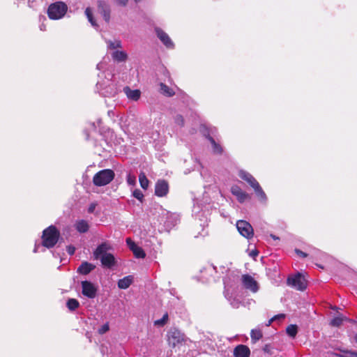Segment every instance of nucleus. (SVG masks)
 I'll return each mask as SVG.
<instances>
[{
  "mask_svg": "<svg viewBox=\"0 0 357 357\" xmlns=\"http://www.w3.org/2000/svg\"><path fill=\"white\" fill-rule=\"evenodd\" d=\"M60 234L54 226H50L43 231V245L50 248L57 243Z\"/></svg>",
  "mask_w": 357,
  "mask_h": 357,
  "instance_id": "1",
  "label": "nucleus"
},
{
  "mask_svg": "<svg viewBox=\"0 0 357 357\" xmlns=\"http://www.w3.org/2000/svg\"><path fill=\"white\" fill-rule=\"evenodd\" d=\"M68 10L67 5L61 1L51 3L47 9V15L51 20L61 19Z\"/></svg>",
  "mask_w": 357,
  "mask_h": 357,
  "instance_id": "2",
  "label": "nucleus"
},
{
  "mask_svg": "<svg viewBox=\"0 0 357 357\" xmlns=\"http://www.w3.org/2000/svg\"><path fill=\"white\" fill-rule=\"evenodd\" d=\"M115 174L109 169H102L96 173L93 178V184L96 186H104L109 184L114 178Z\"/></svg>",
  "mask_w": 357,
  "mask_h": 357,
  "instance_id": "3",
  "label": "nucleus"
},
{
  "mask_svg": "<svg viewBox=\"0 0 357 357\" xmlns=\"http://www.w3.org/2000/svg\"><path fill=\"white\" fill-rule=\"evenodd\" d=\"M287 284L298 291H304L307 288V282L301 273H297L287 278Z\"/></svg>",
  "mask_w": 357,
  "mask_h": 357,
  "instance_id": "4",
  "label": "nucleus"
},
{
  "mask_svg": "<svg viewBox=\"0 0 357 357\" xmlns=\"http://www.w3.org/2000/svg\"><path fill=\"white\" fill-rule=\"evenodd\" d=\"M241 282L243 287L252 293H256L259 289L258 282L252 276L248 274H244L241 276Z\"/></svg>",
  "mask_w": 357,
  "mask_h": 357,
  "instance_id": "5",
  "label": "nucleus"
},
{
  "mask_svg": "<svg viewBox=\"0 0 357 357\" xmlns=\"http://www.w3.org/2000/svg\"><path fill=\"white\" fill-rule=\"evenodd\" d=\"M236 228L239 233L244 237L250 239L253 236L254 232L252 225L245 220H238L236 222Z\"/></svg>",
  "mask_w": 357,
  "mask_h": 357,
  "instance_id": "6",
  "label": "nucleus"
},
{
  "mask_svg": "<svg viewBox=\"0 0 357 357\" xmlns=\"http://www.w3.org/2000/svg\"><path fill=\"white\" fill-rule=\"evenodd\" d=\"M82 294L89 298H94L96 296L98 289L91 282L85 280L82 283Z\"/></svg>",
  "mask_w": 357,
  "mask_h": 357,
  "instance_id": "7",
  "label": "nucleus"
},
{
  "mask_svg": "<svg viewBox=\"0 0 357 357\" xmlns=\"http://www.w3.org/2000/svg\"><path fill=\"white\" fill-rule=\"evenodd\" d=\"M184 340V335L178 329L174 328L168 333V341L172 347H176L178 344Z\"/></svg>",
  "mask_w": 357,
  "mask_h": 357,
  "instance_id": "8",
  "label": "nucleus"
},
{
  "mask_svg": "<svg viewBox=\"0 0 357 357\" xmlns=\"http://www.w3.org/2000/svg\"><path fill=\"white\" fill-rule=\"evenodd\" d=\"M169 192V184L163 179L158 180L155 186V195L158 197H165Z\"/></svg>",
  "mask_w": 357,
  "mask_h": 357,
  "instance_id": "9",
  "label": "nucleus"
},
{
  "mask_svg": "<svg viewBox=\"0 0 357 357\" xmlns=\"http://www.w3.org/2000/svg\"><path fill=\"white\" fill-rule=\"evenodd\" d=\"M98 12L102 15L105 21L108 23L110 20V7L104 1H99L98 2Z\"/></svg>",
  "mask_w": 357,
  "mask_h": 357,
  "instance_id": "10",
  "label": "nucleus"
},
{
  "mask_svg": "<svg viewBox=\"0 0 357 357\" xmlns=\"http://www.w3.org/2000/svg\"><path fill=\"white\" fill-rule=\"evenodd\" d=\"M155 32L158 38L162 41V43L167 47V48H173L174 43L172 41L171 38L169 36L163 31L162 29L159 28L155 29Z\"/></svg>",
  "mask_w": 357,
  "mask_h": 357,
  "instance_id": "11",
  "label": "nucleus"
},
{
  "mask_svg": "<svg viewBox=\"0 0 357 357\" xmlns=\"http://www.w3.org/2000/svg\"><path fill=\"white\" fill-rule=\"evenodd\" d=\"M231 192L233 195L236 197L237 199L239 202H244L248 196V194L241 190V188L237 185H234L231 188Z\"/></svg>",
  "mask_w": 357,
  "mask_h": 357,
  "instance_id": "12",
  "label": "nucleus"
},
{
  "mask_svg": "<svg viewBox=\"0 0 357 357\" xmlns=\"http://www.w3.org/2000/svg\"><path fill=\"white\" fill-rule=\"evenodd\" d=\"M250 354V349L244 344H239L234 349V357H249Z\"/></svg>",
  "mask_w": 357,
  "mask_h": 357,
  "instance_id": "13",
  "label": "nucleus"
},
{
  "mask_svg": "<svg viewBox=\"0 0 357 357\" xmlns=\"http://www.w3.org/2000/svg\"><path fill=\"white\" fill-rule=\"evenodd\" d=\"M110 249V245L106 243H102L99 245L93 252V257L96 259H99L105 254H108L107 252Z\"/></svg>",
  "mask_w": 357,
  "mask_h": 357,
  "instance_id": "14",
  "label": "nucleus"
},
{
  "mask_svg": "<svg viewBox=\"0 0 357 357\" xmlns=\"http://www.w3.org/2000/svg\"><path fill=\"white\" fill-rule=\"evenodd\" d=\"M239 176L244 181H247L252 188L259 184L257 181L250 173L245 171H241L239 172Z\"/></svg>",
  "mask_w": 357,
  "mask_h": 357,
  "instance_id": "15",
  "label": "nucleus"
},
{
  "mask_svg": "<svg viewBox=\"0 0 357 357\" xmlns=\"http://www.w3.org/2000/svg\"><path fill=\"white\" fill-rule=\"evenodd\" d=\"M100 259L102 266L107 268L112 267L116 263L114 255L110 253L104 255Z\"/></svg>",
  "mask_w": 357,
  "mask_h": 357,
  "instance_id": "16",
  "label": "nucleus"
},
{
  "mask_svg": "<svg viewBox=\"0 0 357 357\" xmlns=\"http://www.w3.org/2000/svg\"><path fill=\"white\" fill-rule=\"evenodd\" d=\"M124 92L126 93L127 97L132 100L137 101L139 99L141 96V92L138 89L132 90L129 87L124 88Z\"/></svg>",
  "mask_w": 357,
  "mask_h": 357,
  "instance_id": "17",
  "label": "nucleus"
},
{
  "mask_svg": "<svg viewBox=\"0 0 357 357\" xmlns=\"http://www.w3.org/2000/svg\"><path fill=\"white\" fill-rule=\"evenodd\" d=\"M95 268V266L89 262H83L78 267L77 272L82 275H87Z\"/></svg>",
  "mask_w": 357,
  "mask_h": 357,
  "instance_id": "18",
  "label": "nucleus"
},
{
  "mask_svg": "<svg viewBox=\"0 0 357 357\" xmlns=\"http://www.w3.org/2000/svg\"><path fill=\"white\" fill-rule=\"evenodd\" d=\"M75 227L79 233H86L89 229V225L86 220H80L75 222Z\"/></svg>",
  "mask_w": 357,
  "mask_h": 357,
  "instance_id": "19",
  "label": "nucleus"
},
{
  "mask_svg": "<svg viewBox=\"0 0 357 357\" xmlns=\"http://www.w3.org/2000/svg\"><path fill=\"white\" fill-rule=\"evenodd\" d=\"M133 282V277L128 275L118 281V287L121 289L128 288Z\"/></svg>",
  "mask_w": 357,
  "mask_h": 357,
  "instance_id": "20",
  "label": "nucleus"
},
{
  "mask_svg": "<svg viewBox=\"0 0 357 357\" xmlns=\"http://www.w3.org/2000/svg\"><path fill=\"white\" fill-rule=\"evenodd\" d=\"M112 57L118 62H122L127 60L128 55L126 52L117 50L112 52Z\"/></svg>",
  "mask_w": 357,
  "mask_h": 357,
  "instance_id": "21",
  "label": "nucleus"
},
{
  "mask_svg": "<svg viewBox=\"0 0 357 357\" xmlns=\"http://www.w3.org/2000/svg\"><path fill=\"white\" fill-rule=\"evenodd\" d=\"M160 91L162 94L167 97H172L175 94L172 89L163 83L160 84Z\"/></svg>",
  "mask_w": 357,
  "mask_h": 357,
  "instance_id": "22",
  "label": "nucleus"
},
{
  "mask_svg": "<svg viewBox=\"0 0 357 357\" xmlns=\"http://www.w3.org/2000/svg\"><path fill=\"white\" fill-rule=\"evenodd\" d=\"M263 336L262 331L259 328L252 329L250 332V337L252 342L255 343Z\"/></svg>",
  "mask_w": 357,
  "mask_h": 357,
  "instance_id": "23",
  "label": "nucleus"
},
{
  "mask_svg": "<svg viewBox=\"0 0 357 357\" xmlns=\"http://www.w3.org/2000/svg\"><path fill=\"white\" fill-rule=\"evenodd\" d=\"M253 189L255 190L257 196L261 202H266L267 200V197L259 184H258V185L255 187Z\"/></svg>",
  "mask_w": 357,
  "mask_h": 357,
  "instance_id": "24",
  "label": "nucleus"
},
{
  "mask_svg": "<svg viewBox=\"0 0 357 357\" xmlns=\"http://www.w3.org/2000/svg\"><path fill=\"white\" fill-rule=\"evenodd\" d=\"M225 298L229 301L231 305L234 308H238L241 304V302L238 299L236 298H233L229 294L227 291H225Z\"/></svg>",
  "mask_w": 357,
  "mask_h": 357,
  "instance_id": "25",
  "label": "nucleus"
},
{
  "mask_svg": "<svg viewBox=\"0 0 357 357\" xmlns=\"http://www.w3.org/2000/svg\"><path fill=\"white\" fill-rule=\"evenodd\" d=\"M208 139L212 144L213 152L216 154H222L223 152L222 146L217 144L213 137H208Z\"/></svg>",
  "mask_w": 357,
  "mask_h": 357,
  "instance_id": "26",
  "label": "nucleus"
},
{
  "mask_svg": "<svg viewBox=\"0 0 357 357\" xmlns=\"http://www.w3.org/2000/svg\"><path fill=\"white\" fill-rule=\"evenodd\" d=\"M139 183H140V185L141 187L144 189V190H146L149 187V181L148 180V178H146L145 174L144 172H141L139 175Z\"/></svg>",
  "mask_w": 357,
  "mask_h": 357,
  "instance_id": "27",
  "label": "nucleus"
},
{
  "mask_svg": "<svg viewBox=\"0 0 357 357\" xmlns=\"http://www.w3.org/2000/svg\"><path fill=\"white\" fill-rule=\"evenodd\" d=\"M66 305L70 310L73 311L79 307V303L75 298H70L68 300Z\"/></svg>",
  "mask_w": 357,
  "mask_h": 357,
  "instance_id": "28",
  "label": "nucleus"
},
{
  "mask_svg": "<svg viewBox=\"0 0 357 357\" xmlns=\"http://www.w3.org/2000/svg\"><path fill=\"white\" fill-rule=\"evenodd\" d=\"M286 332L289 336L294 338L298 333V327L296 325L291 324L287 327Z\"/></svg>",
  "mask_w": 357,
  "mask_h": 357,
  "instance_id": "29",
  "label": "nucleus"
},
{
  "mask_svg": "<svg viewBox=\"0 0 357 357\" xmlns=\"http://www.w3.org/2000/svg\"><path fill=\"white\" fill-rule=\"evenodd\" d=\"M335 357H357V351L351 350L342 351V354H335Z\"/></svg>",
  "mask_w": 357,
  "mask_h": 357,
  "instance_id": "30",
  "label": "nucleus"
},
{
  "mask_svg": "<svg viewBox=\"0 0 357 357\" xmlns=\"http://www.w3.org/2000/svg\"><path fill=\"white\" fill-rule=\"evenodd\" d=\"M85 14L89 20V21L90 22V23L91 24V25L95 27V28H98V25L96 24V21L94 20L93 19V13H92V11L91 10L90 8H86V10H85Z\"/></svg>",
  "mask_w": 357,
  "mask_h": 357,
  "instance_id": "31",
  "label": "nucleus"
},
{
  "mask_svg": "<svg viewBox=\"0 0 357 357\" xmlns=\"http://www.w3.org/2000/svg\"><path fill=\"white\" fill-rule=\"evenodd\" d=\"M132 251L136 258L143 259L146 257V254H145L144 251L142 250V248H140L137 245L136 247H135V248L132 249Z\"/></svg>",
  "mask_w": 357,
  "mask_h": 357,
  "instance_id": "32",
  "label": "nucleus"
},
{
  "mask_svg": "<svg viewBox=\"0 0 357 357\" xmlns=\"http://www.w3.org/2000/svg\"><path fill=\"white\" fill-rule=\"evenodd\" d=\"M167 321H168V314L165 313L161 319L155 320L154 321V325L157 326H163L164 325H165L167 324Z\"/></svg>",
  "mask_w": 357,
  "mask_h": 357,
  "instance_id": "33",
  "label": "nucleus"
},
{
  "mask_svg": "<svg viewBox=\"0 0 357 357\" xmlns=\"http://www.w3.org/2000/svg\"><path fill=\"white\" fill-rule=\"evenodd\" d=\"M346 319L344 317H337L333 318L331 321V325L333 326H340L342 325L343 321Z\"/></svg>",
  "mask_w": 357,
  "mask_h": 357,
  "instance_id": "34",
  "label": "nucleus"
},
{
  "mask_svg": "<svg viewBox=\"0 0 357 357\" xmlns=\"http://www.w3.org/2000/svg\"><path fill=\"white\" fill-rule=\"evenodd\" d=\"M108 48L111 50H114L117 48L121 47V43L120 40H115V41H111L108 40L107 41Z\"/></svg>",
  "mask_w": 357,
  "mask_h": 357,
  "instance_id": "35",
  "label": "nucleus"
},
{
  "mask_svg": "<svg viewBox=\"0 0 357 357\" xmlns=\"http://www.w3.org/2000/svg\"><path fill=\"white\" fill-rule=\"evenodd\" d=\"M132 195L134 197H135L140 202H142L144 198V195L142 192L139 189H135L132 192Z\"/></svg>",
  "mask_w": 357,
  "mask_h": 357,
  "instance_id": "36",
  "label": "nucleus"
},
{
  "mask_svg": "<svg viewBox=\"0 0 357 357\" xmlns=\"http://www.w3.org/2000/svg\"><path fill=\"white\" fill-rule=\"evenodd\" d=\"M127 183L130 185H135L136 183V177L135 175L131 174H128L127 175Z\"/></svg>",
  "mask_w": 357,
  "mask_h": 357,
  "instance_id": "37",
  "label": "nucleus"
},
{
  "mask_svg": "<svg viewBox=\"0 0 357 357\" xmlns=\"http://www.w3.org/2000/svg\"><path fill=\"white\" fill-rule=\"evenodd\" d=\"M109 330V324L106 323L103 324L99 329H98V333L100 335L105 334Z\"/></svg>",
  "mask_w": 357,
  "mask_h": 357,
  "instance_id": "38",
  "label": "nucleus"
},
{
  "mask_svg": "<svg viewBox=\"0 0 357 357\" xmlns=\"http://www.w3.org/2000/svg\"><path fill=\"white\" fill-rule=\"evenodd\" d=\"M174 121L178 126H183L184 125L183 117L181 115H180V114H177L175 116Z\"/></svg>",
  "mask_w": 357,
  "mask_h": 357,
  "instance_id": "39",
  "label": "nucleus"
},
{
  "mask_svg": "<svg viewBox=\"0 0 357 357\" xmlns=\"http://www.w3.org/2000/svg\"><path fill=\"white\" fill-rule=\"evenodd\" d=\"M284 317H285V315H284V314H278V315H276V316H275L274 317H273L272 319H271L268 321V323L266 324V326H270V325L272 324V322H273V321H275V320H276V319H284Z\"/></svg>",
  "mask_w": 357,
  "mask_h": 357,
  "instance_id": "40",
  "label": "nucleus"
},
{
  "mask_svg": "<svg viewBox=\"0 0 357 357\" xmlns=\"http://www.w3.org/2000/svg\"><path fill=\"white\" fill-rule=\"evenodd\" d=\"M126 243H127L128 246L129 247V248L130 249V250H132V249H134L135 247L137 246L135 243L134 241H132L130 238H128L126 239Z\"/></svg>",
  "mask_w": 357,
  "mask_h": 357,
  "instance_id": "41",
  "label": "nucleus"
},
{
  "mask_svg": "<svg viewBox=\"0 0 357 357\" xmlns=\"http://www.w3.org/2000/svg\"><path fill=\"white\" fill-rule=\"evenodd\" d=\"M96 206H97L96 203H94V202L91 203L88 208V212L89 213H93L96 209Z\"/></svg>",
  "mask_w": 357,
  "mask_h": 357,
  "instance_id": "42",
  "label": "nucleus"
},
{
  "mask_svg": "<svg viewBox=\"0 0 357 357\" xmlns=\"http://www.w3.org/2000/svg\"><path fill=\"white\" fill-rule=\"evenodd\" d=\"M295 252L297 254V255H298L301 257L305 258V257H307V253H305L298 249H296Z\"/></svg>",
  "mask_w": 357,
  "mask_h": 357,
  "instance_id": "43",
  "label": "nucleus"
},
{
  "mask_svg": "<svg viewBox=\"0 0 357 357\" xmlns=\"http://www.w3.org/2000/svg\"><path fill=\"white\" fill-rule=\"evenodd\" d=\"M75 251V248L74 246L69 245L67 247V252L69 255H74Z\"/></svg>",
  "mask_w": 357,
  "mask_h": 357,
  "instance_id": "44",
  "label": "nucleus"
},
{
  "mask_svg": "<svg viewBox=\"0 0 357 357\" xmlns=\"http://www.w3.org/2000/svg\"><path fill=\"white\" fill-rule=\"evenodd\" d=\"M263 350L264 352L266 353H268V354H271V347L270 344H265L264 347H263Z\"/></svg>",
  "mask_w": 357,
  "mask_h": 357,
  "instance_id": "45",
  "label": "nucleus"
},
{
  "mask_svg": "<svg viewBox=\"0 0 357 357\" xmlns=\"http://www.w3.org/2000/svg\"><path fill=\"white\" fill-rule=\"evenodd\" d=\"M128 1V0H118V3L123 6L127 4Z\"/></svg>",
  "mask_w": 357,
  "mask_h": 357,
  "instance_id": "46",
  "label": "nucleus"
},
{
  "mask_svg": "<svg viewBox=\"0 0 357 357\" xmlns=\"http://www.w3.org/2000/svg\"><path fill=\"white\" fill-rule=\"evenodd\" d=\"M258 254H259L258 251H257V250H253V251H252V252H251L250 255H251V256H257V255H258Z\"/></svg>",
  "mask_w": 357,
  "mask_h": 357,
  "instance_id": "47",
  "label": "nucleus"
},
{
  "mask_svg": "<svg viewBox=\"0 0 357 357\" xmlns=\"http://www.w3.org/2000/svg\"><path fill=\"white\" fill-rule=\"evenodd\" d=\"M272 238H273L274 240H278L279 239L278 237H277L276 236L273 235V234H271L270 236Z\"/></svg>",
  "mask_w": 357,
  "mask_h": 357,
  "instance_id": "48",
  "label": "nucleus"
},
{
  "mask_svg": "<svg viewBox=\"0 0 357 357\" xmlns=\"http://www.w3.org/2000/svg\"><path fill=\"white\" fill-rule=\"evenodd\" d=\"M354 340L357 342V333L354 336Z\"/></svg>",
  "mask_w": 357,
  "mask_h": 357,
  "instance_id": "49",
  "label": "nucleus"
},
{
  "mask_svg": "<svg viewBox=\"0 0 357 357\" xmlns=\"http://www.w3.org/2000/svg\"><path fill=\"white\" fill-rule=\"evenodd\" d=\"M33 252H37V248H36V247L34 248Z\"/></svg>",
  "mask_w": 357,
  "mask_h": 357,
  "instance_id": "50",
  "label": "nucleus"
},
{
  "mask_svg": "<svg viewBox=\"0 0 357 357\" xmlns=\"http://www.w3.org/2000/svg\"><path fill=\"white\" fill-rule=\"evenodd\" d=\"M40 30L44 31L45 30L44 27L40 26Z\"/></svg>",
  "mask_w": 357,
  "mask_h": 357,
  "instance_id": "51",
  "label": "nucleus"
}]
</instances>
